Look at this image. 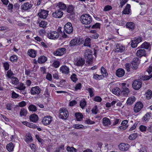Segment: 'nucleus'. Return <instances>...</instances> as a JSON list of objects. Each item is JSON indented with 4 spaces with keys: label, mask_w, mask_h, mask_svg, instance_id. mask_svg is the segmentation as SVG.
Here are the masks:
<instances>
[{
    "label": "nucleus",
    "mask_w": 152,
    "mask_h": 152,
    "mask_svg": "<svg viewBox=\"0 0 152 152\" xmlns=\"http://www.w3.org/2000/svg\"><path fill=\"white\" fill-rule=\"evenodd\" d=\"M66 11L68 13L72 15L74 13V7L72 5L68 6L67 7Z\"/></svg>",
    "instance_id": "obj_34"
},
{
    "label": "nucleus",
    "mask_w": 152,
    "mask_h": 152,
    "mask_svg": "<svg viewBox=\"0 0 152 152\" xmlns=\"http://www.w3.org/2000/svg\"><path fill=\"white\" fill-rule=\"evenodd\" d=\"M91 39L88 37H87L85 40V42L84 44V45L85 46L90 47L91 45V43L90 42Z\"/></svg>",
    "instance_id": "obj_37"
},
{
    "label": "nucleus",
    "mask_w": 152,
    "mask_h": 152,
    "mask_svg": "<svg viewBox=\"0 0 152 152\" xmlns=\"http://www.w3.org/2000/svg\"><path fill=\"white\" fill-rule=\"evenodd\" d=\"M17 57L15 55H13L10 58V60L12 62H15L17 61Z\"/></svg>",
    "instance_id": "obj_52"
},
{
    "label": "nucleus",
    "mask_w": 152,
    "mask_h": 152,
    "mask_svg": "<svg viewBox=\"0 0 152 152\" xmlns=\"http://www.w3.org/2000/svg\"><path fill=\"white\" fill-rule=\"evenodd\" d=\"M143 104L140 102H137L135 104L134 107V111L135 112L137 113L140 111L143 107Z\"/></svg>",
    "instance_id": "obj_10"
},
{
    "label": "nucleus",
    "mask_w": 152,
    "mask_h": 152,
    "mask_svg": "<svg viewBox=\"0 0 152 152\" xmlns=\"http://www.w3.org/2000/svg\"><path fill=\"white\" fill-rule=\"evenodd\" d=\"M87 90L88 91L90 96L91 97L93 96H94V89L92 88H89Z\"/></svg>",
    "instance_id": "obj_51"
},
{
    "label": "nucleus",
    "mask_w": 152,
    "mask_h": 152,
    "mask_svg": "<svg viewBox=\"0 0 152 152\" xmlns=\"http://www.w3.org/2000/svg\"><path fill=\"white\" fill-rule=\"evenodd\" d=\"M13 72L10 70H8L7 72V76L9 78H10L13 75Z\"/></svg>",
    "instance_id": "obj_60"
},
{
    "label": "nucleus",
    "mask_w": 152,
    "mask_h": 152,
    "mask_svg": "<svg viewBox=\"0 0 152 152\" xmlns=\"http://www.w3.org/2000/svg\"><path fill=\"white\" fill-rule=\"evenodd\" d=\"M64 30L67 34H69L73 32V29L71 24L69 23H67L64 26Z\"/></svg>",
    "instance_id": "obj_7"
},
{
    "label": "nucleus",
    "mask_w": 152,
    "mask_h": 152,
    "mask_svg": "<svg viewBox=\"0 0 152 152\" xmlns=\"http://www.w3.org/2000/svg\"><path fill=\"white\" fill-rule=\"evenodd\" d=\"M86 105V102L84 99H82L80 102V106L82 108H83Z\"/></svg>",
    "instance_id": "obj_48"
},
{
    "label": "nucleus",
    "mask_w": 152,
    "mask_h": 152,
    "mask_svg": "<svg viewBox=\"0 0 152 152\" xmlns=\"http://www.w3.org/2000/svg\"><path fill=\"white\" fill-rule=\"evenodd\" d=\"M112 92L113 94L117 96H119L120 94V89L118 87L113 88L112 90Z\"/></svg>",
    "instance_id": "obj_32"
},
{
    "label": "nucleus",
    "mask_w": 152,
    "mask_h": 152,
    "mask_svg": "<svg viewBox=\"0 0 152 152\" xmlns=\"http://www.w3.org/2000/svg\"><path fill=\"white\" fill-rule=\"evenodd\" d=\"M32 137L31 134H27L26 137V142L27 143H28L32 142Z\"/></svg>",
    "instance_id": "obj_38"
},
{
    "label": "nucleus",
    "mask_w": 152,
    "mask_h": 152,
    "mask_svg": "<svg viewBox=\"0 0 152 152\" xmlns=\"http://www.w3.org/2000/svg\"><path fill=\"white\" fill-rule=\"evenodd\" d=\"M145 50L144 49H140L137 50L136 54L138 57H141L145 56L146 54Z\"/></svg>",
    "instance_id": "obj_24"
},
{
    "label": "nucleus",
    "mask_w": 152,
    "mask_h": 152,
    "mask_svg": "<svg viewBox=\"0 0 152 152\" xmlns=\"http://www.w3.org/2000/svg\"><path fill=\"white\" fill-rule=\"evenodd\" d=\"M75 115L77 121H80L83 118V115L80 113H76Z\"/></svg>",
    "instance_id": "obj_40"
},
{
    "label": "nucleus",
    "mask_w": 152,
    "mask_h": 152,
    "mask_svg": "<svg viewBox=\"0 0 152 152\" xmlns=\"http://www.w3.org/2000/svg\"><path fill=\"white\" fill-rule=\"evenodd\" d=\"M19 96V95L16 94L14 91H12V99H15L17 98Z\"/></svg>",
    "instance_id": "obj_57"
},
{
    "label": "nucleus",
    "mask_w": 152,
    "mask_h": 152,
    "mask_svg": "<svg viewBox=\"0 0 152 152\" xmlns=\"http://www.w3.org/2000/svg\"><path fill=\"white\" fill-rule=\"evenodd\" d=\"M93 77L96 79H102L104 77L102 75L94 74Z\"/></svg>",
    "instance_id": "obj_53"
},
{
    "label": "nucleus",
    "mask_w": 152,
    "mask_h": 152,
    "mask_svg": "<svg viewBox=\"0 0 152 152\" xmlns=\"http://www.w3.org/2000/svg\"><path fill=\"white\" fill-rule=\"evenodd\" d=\"M28 109L29 111L33 112H35L37 110L36 107L33 104L30 105L28 107Z\"/></svg>",
    "instance_id": "obj_42"
},
{
    "label": "nucleus",
    "mask_w": 152,
    "mask_h": 152,
    "mask_svg": "<svg viewBox=\"0 0 152 152\" xmlns=\"http://www.w3.org/2000/svg\"><path fill=\"white\" fill-rule=\"evenodd\" d=\"M151 117V113L148 112L142 118V120L145 121H148Z\"/></svg>",
    "instance_id": "obj_33"
},
{
    "label": "nucleus",
    "mask_w": 152,
    "mask_h": 152,
    "mask_svg": "<svg viewBox=\"0 0 152 152\" xmlns=\"http://www.w3.org/2000/svg\"><path fill=\"white\" fill-rule=\"evenodd\" d=\"M85 60L82 58H80L79 59L77 58L75 62V64L79 66H82L85 64Z\"/></svg>",
    "instance_id": "obj_18"
},
{
    "label": "nucleus",
    "mask_w": 152,
    "mask_h": 152,
    "mask_svg": "<svg viewBox=\"0 0 152 152\" xmlns=\"http://www.w3.org/2000/svg\"><path fill=\"white\" fill-rule=\"evenodd\" d=\"M47 37L50 39H56L59 37V34L56 31H50L47 33Z\"/></svg>",
    "instance_id": "obj_5"
},
{
    "label": "nucleus",
    "mask_w": 152,
    "mask_h": 152,
    "mask_svg": "<svg viewBox=\"0 0 152 152\" xmlns=\"http://www.w3.org/2000/svg\"><path fill=\"white\" fill-rule=\"evenodd\" d=\"M135 24L132 22H129L126 23V26L128 28L133 30L134 29Z\"/></svg>",
    "instance_id": "obj_31"
},
{
    "label": "nucleus",
    "mask_w": 152,
    "mask_h": 152,
    "mask_svg": "<svg viewBox=\"0 0 152 152\" xmlns=\"http://www.w3.org/2000/svg\"><path fill=\"white\" fill-rule=\"evenodd\" d=\"M57 31L58 33L62 34V37L63 38H66L67 37V36L64 32L63 33L62 31H61V27H59L57 29Z\"/></svg>",
    "instance_id": "obj_39"
},
{
    "label": "nucleus",
    "mask_w": 152,
    "mask_h": 152,
    "mask_svg": "<svg viewBox=\"0 0 152 152\" xmlns=\"http://www.w3.org/2000/svg\"><path fill=\"white\" fill-rule=\"evenodd\" d=\"M125 49V48L124 47L122 46H120L119 45H117L116 46L115 51L116 52H122Z\"/></svg>",
    "instance_id": "obj_27"
},
{
    "label": "nucleus",
    "mask_w": 152,
    "mask_h": 152,
    "mask_svg": "<svg viewBox=\"0 0 152 152\" xmlns=\"http://www.w3.org/2000/svg\"><path fill=\"white\" fill-rule=\"evenodd\" d=\"M137 136V134L136 133L132 134L129 136V140H133L135 139Z\"/></svg>",
    "instance_id": "obj_49"
},
{
    "label": "nucleus",
    "mask_w": 152,
    "mask_h": 152,
    "mask_svg": "<svg viewBox=\"0 0 152 152\" xmlns=\"http://www.w3.org/2000/svg\"><path fill=\"white\" fill-rule=\"evenodd\" d=\"M128 0H121L120 2V7L122 8L127 2Z\"/></svg>",
    "instance_id": "obj_61"
},
{
    "label": "nucleus",
    "mask_w": 152,
    "mask_h": 152,
    "mask_svg": "<svg viewBox=\"0 0 152 152\" xmlns=\"http://www.w3.org/2000/svg\"><path fill=\"white\" fill-rule=\"evenodd\" d=\"M40 18H46L48 15V11L42 10L38 14Z\"/></svg>",
    "instance_id": "obj_15"
},
{
    "label": "nucleus",
    "mask_w": 152,
    "mask_h": 152,
    "mask_svg": "<svg viewBox=\"0 0 152 152\" xmlns=\"http://www.w3.org/2000/svg\"><path fill=\"white\" fill-rule=\"evenodd\" d=\"M52 65L55 68H57L60 65V62L58 61H55L53 63Z\"/></svg>",
    "instance_id": "obj_54"
},
{
    "label": "nucleus",
    "mask_w": 152,
    "mask_h": 152,
    "mask_svg": "<svg viewBox=\"0 0 152 152\" xmlns=\"http://www.w3.org/2000/svg\"><path fill=\"white\" fill-rule=\"evenodd\" d=\"M28 126L33 128H37V126L36 125L31 123H28Z\"/></svg>",
    "instance_id": "obj_62"
},
{
    "label": "nucleus",
    "mask_w": 152,
    "mask_h": 152,
    "mask_svg": "<svg viewBox=\"0 0 152 152\" xmlns=\"http://www.w3.org/2000/svg\"><path fill=\"white\" fill-rule=\"evenodd\" d=\"M16 88L21 91L25 89L26 86L23 83H20Z\"/></svg>",
    "instance_id": "obj_45"
},
{
    "label": "nucleus",
    "mask_w": 152,
    "mask_h": 152,
    "mask_svg": "<svg viewBox=\"0 0 152 152\" xmlns=\"http://www.w3.org/2000/svg\"><path fill=\"white\" fill-rule=\"evenodd\" d=\"M47 25V22L43 21H41L39 23V26L43 28L46 27Z\"/></svg>",
    "instance_id": "obj_50"
},
{
    "label": "nucleus",
    "mask_w": 152,
    "mask_h": 152,
    "mask_svg": "<svg viewBox=\"0 0 152 152\" xmlns=\"http://www.w3.org/2000/svg\"><path fill=\"white\" fill-rule=\"evenodd\" d=\"M141 37H135L132 40L131 46L132 48H135L137 46L138 44L142 41Z\"/></svg>",
    "instance_id": "obj_8"
},
{
    "label": "nucleus",
    "mask_w": 152,
    "mask_h": 152,
    "mask_svg": "<svg viewBox=\"0 0 152 152\" xmlns=\"http://www.w3.org/2000/svg\"><path fill=\"white\" fill-rule=\"evenodd\" d=\"M47 60V58L44 56H40L38 60V62L39 64H42Z\"/></svg>",
    "instance_id": "obj_30"
},
{
    "label": "nucleus",
    "mask_w": 152,
    "mask_h": 152,
    "mask_svg": "<svg viewBox=\"0 0 152 152\" xmlns=\"http://www.w3.org/2000/svg\"><path fill=\"white\" fill-rule=\"evenodd\" d=\"M32 5L31 4L27 2L23 4L21 6L22 9L24 10H28L31 8Z\"/></svg>",
    "instance_id": "obj_19"
},
{
    "label": "nucleus",
    "mask_w": 152,
    "mask_h": 152,
    "mask_svg": "<svg viewBox=\"0 0 152 152\" xmlns=\"http://www.w3.org/2000/svg\"><path fill=\"white\" fill-rule=\"evenodd\" d=\"M116 74L117 76L119 77H123L124 75L125 71L122 69H119L116 71Z\"/></svg>",
    "instance_id": "obj_21"
},
{
    "label": "nucleus",
    "mask_w": 152,
    "mask_h": 152,
    "mask_svg": "<svg viewBox=\"0 0 152 152\" xmlns=\"http://www.w3.org/2000/svg\"><path fill=\"white\" fill-rule=\"evenodd\" d=\"M102 123L104 126H108L111 124L110 120L107 117H104L103 118Z\"/></svg>",
    "instance_id": "obj_23"
},
{
    "label": "nucleus",
    "mask_w": 152,
    "mask_h": 152,
    "mask_svg": "<svg viewBox=\"0 0 152 152\" xmlns=\"http://www.w3.org/2000/svg\"><path fill=\"white\" fill-rule=\"evenodd\" d=\"M41 89L38 86L32 87L31 90V94L32 95L39 94L41 91Z\"/></svg>",
    "instance_id": "obj_11"
},
{
    "label": "nucleus",
    "mask_w": 152,
    "mask_h": 152,
    "mask_svg": "<svg viewBox=\"0 0 152 152\" xmlns=\"http://www.w3.org/2000/svg\"><path fill=\"white\" fill-rule=\"evenodd\" d=\"M59 117L61 118L66 119L68 117L69 114L67 110L66 109L61 108L59 111Z\"/></svg>",
    "instance_id": "obj_4"
},
{
    "label": "nucleus",
    "mask_w": 152,
    "mask_h": 152,
    "mask_svg": "<svg viewBox=\"0 0 152 152\" xmlns=\"http://www.w3.org/2000/svg\"><path fill=\"white\" fill-rule=\"evenodd\" d=\"M84 42V39L83 38L75 37L72 39L69 44L70 46H74L83 44Z\"/></svg>",
    "instance_id": "obj_2"
},
{
    "label": "nucleus",
    "mask_w": 152,
    "mask_h": 152,
    "mask_svg": "<svg viewBox=\"0 0 152 152\" xmlns=\"http://www.w3.org/2000/svg\"><path fill=\"white\" fill-rule=\"evenodd\" d=\"M128 123V121L126 120L122 121L121 124V126L119 127V128L123 130L126 129L128 126L127 124Z\"/></svg>",
    "instance_id": "obj_20"
},
{
    "label": "nucleus",
    "mask_w": 152,
    "mask_h": 152,
    "mask_svg": "<svg viewBox=\"0 0 152 152\" xmlns=\"http://www.w3.org/2000/svg\"><path fill=\"white\" fill-rule=\"evenodd\" d=\"M126 83H122L121 85L122 86L121 89V93L125 97H126L129 94V89L126 86Z\"/></svg>",
    "instance_id": "obj_3"
},
{
    "label": "nucleus",
    "mask_w": 152,
    "mask_h": 152,
    "mask_svg": "<svg viewBox=\"0 0 152 152\" xmlns=\"http://www.w3.org/2000/svg\"><path fill=\"white\" fill-rule=\"evenodd\" d=\"M57 6L60 10H65L66 9V7L64 4L61 2H59L57 4Z\"/></svg>",
    "instance_id": "obj_28"
},
{
    "label": "nucleus",
    "mask_w": 152,
    "mask_h": 152,
    "mask_svg": "<svg viewBox=\"0 0 152 152\" xmlns=\"http://www.w3.org/2000/svg\"><path fill=\"white\" fill-rule=\"evenodd\" d=\"M94 101L99 102L101 101L102 99V98L99 96H96L94 99Z\"/></svg>",
    "instance_id": "obj_59"
},
{
    "label": "nucleus",
    "mask_w": 152,
    "mask_h": 152,
    "mask_svg": "<svg viewBox=\"0 0 152 152\" xmlns=\"http://www.w3.org/2000/svg\"><path fill=\"white\" fill-rule=\"evenodd\" d=\"M135 100L136 98L134 96L130 97L127 99L126 101V103L127 105H130L132 104H133V102L135 101Z\"/></svg>",
    "instance_id": "obj_25"
},
{
    "label": "nucleus",
    "mask_w": 152,
    "mask_h": 152,
    "mask_svg": "<svg viewBox=\"0 0 152 152\" xmlns=\"http://www.w3.org/2000/svg\"><path fill=\"white\" fill-rule=\"evenodd\" d=\"M14 148V145L12 142L9 143L6 146L7 150L9 152L12 151L13 150Z\"/></svg>",
    "instance_id": "obj_35"
},
{
    "label": "nucleus",
    "mask_w": 152,
    "mask_h": 152,
    "mask_svg": "<svg viewBox=\"0 0 152 152\" xmlns=\"http://www.w3.org/2000/svg\"><path fill=\"white\" fill-rule=\"evenodd\" d=\"M139 128L140 131L142 132L146 131L147 129L146 126L143 125L140 126Z\"/></svg>",
    "instance_id": "obj_63"
},
{
    "label": "nucleus",
    "mask_w": 152,
    "mask_h": 152,
    "mask_svg": "<svg viewBox=\"0 0 152 152\" xmlns=\"http://www.w3.org/2000/svg\"><path fill=\"white\" fill-rule=\"evenodd\" d=\"M27 114V110L24 108H22L21 109L20 114L21 116H26Z\"/></svg>",
    "instance_id": "obj_47"
},
{
    "label": "nucleus",
    "mask_w": 152,
    "mask_h": 152,
    "mask_svg": "<svg viewBox=\"0 0 152 152\" xmlns=\"http://www.w3.org/2000/svg\"><path fill=\"white\" fill-rule=\"evenodd\" d=\"M146 97L147 99H150L152 96V92L151 91L148 90L146 93Z\"/></svg>",
    "instance_id": "obj_43"
},
{
    "label": "nucleus",
    "mask_w": 152,
    "mask_h": 152,
    "mask_svg": "<svg viewBox=\"0 0 152 152\" xmlns=\"http://www.w3.org/2000/svg\"><path fill=\"white\" fill-rule=\"evenodd\" d=\"M80 20L83 24L88 25L90 24L91 22L92 18L89 14H86L81 16Z\"/></svg>",
    "instance_id": "obj_1"
},
{
    "label": "nucleus",
    "mask_w": 152,
    "mask_h": 152,
    "mask_svg": "<svg viewBox=\"0 0 152 152\" xmlns=\"http://www.w3.org/2000/svg\"><path fill=\"white\" fill-rule=\"evenodd\" d=\"M67 151L69 152H76L77 150L73 147H70L68 146L66 148Z\"/></svg>",
    "instance_id": "obj_46"
},
{
    "label": "nucleus",
    "mask_w": 152,
    "mask_h": 152,
    "mask_svg": "<svg viewBox=\"0 0 152 152\" xmlns=\"http://www.w3.org/2000/svg\"><path fill=\"white\" fill-rule=\"evenodd\" d=\"M52 121V117L50 116L44 117L42 120L43 124L45 125L49 124Z\"/></svg>",
    "instance_id": "obj_13"
},
{
    "label": "nucleus",
    "mask_w": 152,
    "mask_h": 152,
    "mask_svg": "<svg viewBox=\"0 0 152 152\" xmlns=\"http://www.w3.org/2000/svg\"><path fill=\"white\" fill-rule=\"evenodd\" d=\"M70 78L71 80L74 82H76L77 80V78L76 77V75L75 74H73L71 76Z\"/></svg>",
    "instance_id": "obj_55"
},
{
    "label": "nucleus",
    "mask_w": 152,
    "mask_h": 152,
    "mask_svg": "<svg viewBox=\"0 0 152 152\" xmlns=\"http://www.w3.org/2000/svg\"><path fill=\"white\" fill-rule=\"evenodd\" d=\"M129 147V145L128 144L125 143H122L118 145V147L120 150L122 151H127Z\"/></svg>",
    "instance_id": "obj_14"
},
{
    "label": "nucleus",
    "mask_w": 152,
    "mask_h": 152,
    "mask_svg": "<svg viewBox=\"0 0 152 152\" xmlns=\"http://www.w3.org/2000/svg\"><path fill=\"white\" fill-rule=\"evenodd\" d=\"M84 56L88 60L87 61L88 62V64H91L93 60L92 52L91 50L89 49L86 50L84 53Z\"/></svg>",
    "instance_id": "obj_6"
},
{
    "label": "nucleus",
    "mask_w": 152,
    "mask_h": 152,
    "mask_svg": "<svg viewBox=\"0 0 152 152\" xmlns=\"http://www.w3.org/2000/svg\"><path fill=\"white\" fill-rule=\"evenodd\" d=\"M149 43L147 42H144L141 45V48H142L148 49L150 47Z\"/></svg>",
    "instance_id": "obj_44"
},
{
    "label": "nucleus",
    "mask_w": 152,
    "mask_h": 152,
    "mask_svg": "<svg viewBox=\"0 0 152 152\" xmlns=\"http://www.w3.org/2000/svg\"><path fill=\"white\" fill-rule=\"evenodd\" d=\"M130 5L129 4H127L125 9L123 10V13L125 14H129L130 11Z\"/></svg>",
    "instance_id": "obj_26"
},
{
    "label": "nucleus",
    "mask_w": 152,
    "mask_h": 152,
    "mask_svg": "<svg viewBox=\"0 0 152 152\" xmlns=\"http://www.w3.org/2000/svg\"><path fill=\"white\" fill-rule=\"evenodd\" d=\"M29 119L31 121L36 122L38 120V117L36 114H34L30 116Z\"/></svg>",
    "instance_id": "obj_22"
},
{
    "label": "nucleus",
    "mask_w": 152,
    "mask_h": 152,
    "mask_svg": "<svg viewBox=\"0 0 152 152\" xmlns=\"http://www.w3.org/2000/svg\"><path fill=\"white\" fill-rule=\"evenodd\" d=\"M139 152H147V150L145 147H142L139 149Z\"/></svg>",
    "instance_id": "obj_64"
},
{
    "label": "nucleus",
    "mask_w": 152,
    "mask_h": 152,
    "mask_svg": "<svg viewBox=\"0 0 152 152\" xmlns=\"http://www.w3.org/2000/svg\"><path fill=\"white\" fill-rule=\"evenodd\" d=\"M28 54L30 57L35 58L36 56V51L33 49L29 50L28 52Z\"/></svg>",
    "instance_id": "obj_29"
},
{
    "label": "nucleus",
    "mask_w": 152,
    "mask_h": 152,
    "mask_svg": "<svg viewBox=\"0 0 152 152\" xmlns=\"http://www.w3.org/2000/svg\"><path fill=\"white\" fill-rule=\"evenodd\" d=\"M26 105V103L25 102L22 101L18 104V106L23 107L25 106Z\"/></svg>",
    "instance_id": "obj_58"
},
{
    "label": "nucleus",
    "mask_w": 152,
    "mask_h": 152,
    "mask_svg": "<svg viewBox=\"0 0 152 152\" xmlns=\"http://www.w3.org/2000/svg\"><path fill=\"white\" fill-rule=\"evenodd\" d=\"M60 70L62 73L68 74L69 72V69L68 67L66 66H62L60 68Z\"/></svg>",
    "instance_id": "obj_17"
},
{
    "label": "nucleus",
    "mask_w": 152,
    "mask_h": 152,
    "mask_svg": "<svg viewBox=\"0 0 152 152\" xmlns=\"http://www.w3.org/2000/svg\"><path fill=\"white\" fill-rule=\"evenodd\" d=\"M65 48H61L57 49L54 53V54L56 56H61L64 54L65 51Z\"/></svg>",
    "instance_id": "obj_16"
},
{
    "label": "nucleus",
    "mask_w": 152,
    "mask_h": 152,
    "mask_svg": "<svg viewBox=\"0 0 152 152\" xmlns=\"http://www.w3.org/2000/svg\"><path fill=\"white\" fill-rule=\"evenodd\" d=\"M142 83L138 80H134L132 83V86L133 88L135 90H138L141 87Z\"/></svg>",
    "instance_id": "obj_9"
},
{
    "label": "nucleus",
    "mask_w": 152,
    "mask_h": 152,
    "mask_svg": "<svg viewBox=\"0 0 152 152\" xmlns=\"http://www.w3.org/2000/svg\"><path fill=\"white\" fill-rule=\"evenodd\" d=\"M101 71L102 75L104 77H107L108 75L106 71V69L103 66H102L101 67Z\"/></svg>",
    "instance_id": "obj_41"
},
{
    "label": "nucleus",
    "mask_w": 152,
    "mask_h": 152,
    "mask_svg": "<svg viewBox=\"0 0 152 152\" xmlns=\"http://www.w3.org/2000/svg\"><path fill=\"white\" fill-rule=\"evenodd\" d=\"M63 14L62 12L58 10L53 12L52 14V16L55 18H59L62 16Z\"/></svg>",
    "instance_id": "obj_12"
},
{
    "label": "nucleus",
    "mask_w": 152,
    "mask_h": 152,
    "mask_svg": "<svg viewBox=\"0 0 152 152\" xmlns=\"http://www.w3.org/2000/svg\"><path fill=\"white\" fill-rule=\"evenodd\" d=\"M11 80L12 83L13 84L17 85L19 83V81L18 79L15 77H12Z\"/></svg>",
    "instance_id": "obj_36"
},
{
    "label": "nucleus",
    "mask_w": 152,
    "mask_h": 152,
    "mask_svg": "<svg viewBox=\"0 0 152 152\" xmlns=\"http://www.w3.org/2000/svg\"><path fill=\"white\" fill-rule=\"evenodd\" d=\"M151 77H152V74L150 75L149 76L145 75L144 76H142V79L144 80H149Z\"/></svg>",
    "instance_id": "obj_56"
}]
</instances>
